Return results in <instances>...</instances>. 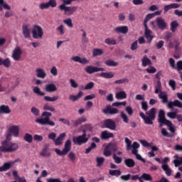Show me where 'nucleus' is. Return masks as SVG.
I'll use <instances>...</instances> for the list:
<instances>
[{
	"instance_id": "69168bd1",
	"label": "nucleus",
	"mask_w": 182,
	"mask_h": 182,
	"mask_svg": "<svg viewBox=\"0 0 182 182\" xmlns=\"http://www.w3.org/2000/svg\"><path fill=\"white\" fill-rule=\"evenodd\" d=\"M55 151L56 154H58V156H66V154H68L65 153L64 149L60 151V149H55Z\"/></svg>"
},
{
	"instance_id": "a19ab883",
	"label": "nucleus",
	"mask_w": 182,
	"mask_h": 182,
	"mask_svg": "<svg viewBox=\"0 0 182 182\" xmlns=\"http://www.w3.org/2000/svg\"><path fill=\"white\" fill-rule=\"evenodd\" d=\"M178 28V23L177 21H173L171 23V32L174 33L176 31H177V28Z\"/></svg>"
},
{
	"instance_id": "6ab92c4d",
	"label": "nucleus",
	"mask_w": 182,
	"mask_h": 182,
	"mask_svg": "<svg viewBox=\"0 0 182 182\" xmlns=\"http://www.w3.org/2000/svg\"><path fill=\"white\" fill-rule=\"evenodd\" d=\"M58 90V87H56V85L53 83L47 84L45 87V91L47 93H53Z\"/></svg>"
},
{
	"instance_id": "aec40b11",
	"label": "nucleus",
	"mask_w": 182,
	"mask_h": 182,
	"mask_svg": "<svg viewBox=\"0 0 182 182\" xmlns=\"http://www.w3.org/2000/svg\"><path fill=\"white\" fill-rule=\"evenodd\" d=\"M114 31L117 33H122L123 35H126V33L129 32V27H127V26H118L114 28Z\"/></svg>"
},
{
	"instance_id": "9b49d317",
	"label": "nucleus",
	"mask_w": 182,
	"mask_h": 182,
	"mask_svg": "<svg viewBox=\"0 0 182 182\" xmlns=\"http://www.w3.org/2000/svg\"><path fill=\"white\" fill-rule=\"evenodd\" d=\"M104 114H117L119 109L117 108L112 107L111 105H107L105 109H102Z\"/></svg>"
},
{
	"instance_id": "c756f323",
	"label": "nucleus",
	"mask_w": 182,
	"mask_h": 182,
	"mask_svg": "<svg viewBox=\"0 0 182 182\" xmlns=\"http://www.w3.org/2000/svg\"><path fill=\"white\" fill-rule=\"evenodd\" d=\"M115 97L118 100H123L127 97V94L124 91H119L116 93Z\"/></svg>"
},
{
	"instance_id": "7ed1b4c3",
	"label": "nucleus",
	"mask_w": 182,
	"mask_h": 182,
	"mask_svg": "<svg viewBox=\"0 0 182 182\" xmlns=\"http://www.w3.org/2000/svg\"><path fill=\"white\" fill-rule=\"evenodd\" d=\"M158 118V122L160 124V127H161L163 124H165V126H167L168 127V130L169 132H171V133H176V127H174V125H173V122H171V121L166 119V112H164V110H159Z\"/></svg>"
},
{
	"instance_id": "49530a36",
	"label": "nucleus",
	"mask_w": 182,
	"mask_h": 182,
	"mask_svg": "<svg viewBox=\"0 0 182 182\" xmlns=\"http://www.w3.org/2000/svg\"><path fill=\"white\" fill-rule=\"evenodd\" d=\"M105 63L107 66H114V67H115V66H117L119 65V63L115 62L113 60H106Z\"/></svg>"
},
{
	"instance_id": "ddd939ff",
	"label": "nucleus",
	"mask_w": 182,
	"mask_h": 182,
	"mask_svg": "<svg viewBox=\"0 0 182 182\" xmlns=\"http://www.w3.org/2000/svg\"><path fill=\"white\" fill-rule=\"evenodd\" d=\"M145 28L144 36L148 41V43H151V41L154 39V36L151 35V31L149 29L147 24L144 25Z\"/></svg>"
},
{
	"instance_id": "8fccbe9b",
	"label": "nucleus",
	"mask_w": 182,
	"mask_h": 182,
	"mask_svg": "<svg viewBox=\"0 0 182 182\" xmlns=\"http://www.w3.org/2000/svg\"><path fill=\"white\" fill-rule=\"evenodd\" d=\"M97 167H102L103 166V163H105V158L103 157H97Z\"/></svg>"
},
{
	"instance_id": "338daca9",
	"label": "nucleus",
	"mask_w": 182,
	"mask_h": 182,
	"mask_svg": "<svg viewBox=\"0 0 182 182\" xmlns=\"http://www.w3.org/2000/svg\"><path fill=\"white\" fill-rule=\"evenodd\" d=\"M121 117L123 119V122H124V123H129V118L124 112H121Z\"/></svg>"
},
{
	"instance_id": "79ce46f5",
	"label": "nucleus",
	"mask_w": 182,
	"mask_h": 182,
	"mask_svg": "<svg viewBox=\"0 0 182 182\" xmlns=\"http://www.w3.org/2000/svg\"><path fill=\"white\" fill-rule=\"evenodd\" d=\"M23 139L25 141H27V143H32V141H33V136H32V134L29 133H26Z\"/></svg>"
},
{
	"instance_id": "f3484780",
	"label": "nucleus",
	"mask_w": 182,
	"mask_h": 182,
	"mask_svg": "<svg viewBox=\"0 0 182 182\" xmlns=\"http://www.w3.org/2000/svg\"><path fill=\"white\" fill-rule=\"evenodd\" d=\"M167 107L168 109H173V107H178L179 109H182V102L178 100H176L173 102H168Z\"/></svg>"
},
{
	"instance_id": "864d4df0",
	"label": "nucleus",
	"mask_w": 182,
	"mask_h": 182,
	"mask_svg": "<svg viewBox=\"0 0 182 182\" xmlns=\"http://www.w3.org/2000/svg\"><path fill=\"white\" fill-rule=\"evenodd\" d=\"M68 159L72 161L73 163L76 161V155L73 151H70L68 155Z\"/></svg>"
},
{
	"instance_id": "412c9836",
	"label": "nucleus",
	"mask_w": 182,
	"mask_h": 182,
	"mask_svg": "<svg viewBox=\"0 0 182 182\" xmlns=\"http://www.w3.org/2000/svg\"><path fill=\"white\" fill-rule=\"evenodd\" d=\"M11 112V111L9 106L5 105H0V116L2 114H9Z\"/></svg>"
},
{
	"instance_id": "4d7b16f0",
	"label": "nucleus",
	"mask_w": 182,
	"mask_h": 182,
	"mask_svg": "<svg viewBox=\"0 0 182 182\" xmlns=\"http://www.w3.org/2000/svg\"><path fill=\"white\" fill-rule=\"evenodd\" d=\"M123 83H129V80L127 78H124L114 81L115 85H123Z\"/></svg>"
},
{
	"instance_id": "603ef678",
	"label": "nucleus",
	"mask_w": 182,
	"mask_h": 182,
	"mask_svg": "<svg viewBox=\"0 0 182 182\" xmlns=\"http://www.w3.org/2000/svg\"><path fill=\"white\" fill-rule=\"evenodd\" d=\"M63 23L67 25L68 28H73V23H72V18H66L63 20Z\"/></svg>"
},
{
	"instance_id": "2f4dec72",
	"label": "nucleus",
	"mask_w": 182,
	"mask_h": 182,
	"mask_svg": "<svg viewBox=\"0 0 182 182\" xmlns=\"http://www.w3.org/2000/svg\"><path fill=\"white\" fill-rule=\"evenodd\" d=\"M82 96H83V92L80 91L77 95H70L69 99L71 100V102H76L79 100Z\"/></svg>"
},
{
	"instance_id": "3c124183",
	"label": "nucleus",
	"mask_w": 182,
	"mask_h": 182,
	"mask_svg": "<svg viewBox=\"0 0 182 182\" xmlns=\"http://www.w3.org/2000/svg\"><path fill=\"white\" fill-rule=\"evenodd\" d=\"M112 159L114 161V163H116V164H120L122 161H123V159H122L121 157L116 156V154H113Z\"/></svg>"
},
{
	"instance_id": "ea45409f",
	"label": "nucleus",
	"mask_w": 182,
	"mask_h": 182,
	"mask_svg": "<svg viewBox=\"0 0 182 182\" xmlns=\"http://www.w3.org/2000/svg\"><path fill=\"white\" fill-rule=\"evenodd\" d=\"M97 147V145H96L95 142H92L90 146L85 149V154H89L90 151H92V150H95V149H96Z\"/></svg>"
},
{
	"instance_id": "0eeeda50",
	"label": "nucleus",
	"mask_w": 182,
	"mask_h": 182,
	"mask_svg": "<svg viewBox=\"0 0 182 182\" xmlns=\"http://www.w3.org/2000/svg\"><path fill=\"white\" fill-rule=\"evenodd\" d=\"M60 11H64V15L67 16H70V15H73L75 12L77 11V6H66V4H61L58 6Z\"/></svg>"
},
{
	"instance_id": "e2e57ef3",
	"label": "nucleus",
	"mask_w": 182,
	"mask_h": 182,
	"mask_svg": "<svg viewBox=\"0 0 182 182\" xmlns=\"http://www.w3.org/2000/svg\"><path fill=\"white\" fill-rule=\"evenodd\" d=\"M161 134L162 136H164V137H171V134H170L168 132H167V129H166V128H163L161 129Z\"/></svg>"
},
{
	"instance_id": "13d9d810",
	"label": "nucleus",
	"mask_w": 182,
	"mask_h": 182,
	"mask_svg": "<svg viewBox=\"0 0 182 182\" xmlns=\"http://www.w3.org/2000/svg\"><path fill=\"white\" fill-rule=\"evenodd\" d=\"M127 103V102H126V101L122 102H113V103L112 104V107H119V106H126Z\"/></svg>"
},
{
	"instance_id": "5701e85b",
	"label": "nucleus",
	"mask_w": 182,
	"mask_h": 182,
	"mask_svg": "<svg viewBox=\"0 0 182 182\" xmlns=\"http://www.w3.org/2000/svg\"><path fill=\"white\" fill-rule=\"evenodd\" d=\"M114 137V134L112 132H109L108 131H103L101 133V139L102 140H107L109 139H113Z\"/></svg>"
},
{
	"instance_id": "052dcab7",
	"label": "nucleus",
	"mask_w": 182,
	"mask_h": 182,
	"mask_svg": "<svg viewBox=\"0 0 182 182\" xmlns=\"http://www.w3.org/2000/svg\"><path fill=\"white\" fill-rule=\"evenodd\" d=\"M125 143L127 144V150L132 149V141L128 137H125Z\"/></svg>"
},
{
	"instance_id": "37998d69",
	"label": "nucleus",
	"mask_w": 182,
	"mask_h": 182,
	"mask_svg": "<svg viewBox=\"0 0 182 182\" xmlns=\"http://www.w3.org/2000/svg\"><path fill=\"white\" fill-rule=\"evenodd\" d=\"M109 174H110V176H115V177H119V176L122 175V171L120 170H109Z\"/></svg>"
},
{
	"instance_id": "9d476101",
	"label": "nucleus",
	"mask_w": 182,
	"mask_h": 182,
	"mask_svg": "<svg viewBox=\"0 0 182 182\" xmlns=\"http://www.w3.org/2000/svg\"><path fill=\"white\" fill-rule=\"evenodd\" d=\"M85 70L86 73H88V75H92L93 73H96L97 72H105V68L88 65L85 68Z\"/></svg>"
},
{
	"instance_id": "09e8293b",
	"label": "nucleus",
	"mask_w": 182,
	"mask_h": 182,
	"mask_svg": "<svg viewBox=\"0 0 182 182\" xmlns=\"http://www.w3.org/2000/svg\"><path fill=\"white\" fill-rule=\"evenodd\" d=\"M141 178H143V180H145V181H151V180L153 179L150 174H148L146 173H143L141 176Z\"/></svg>"
},
{
	"instance_id": "7c9ffc66",
	"label": "nucleus",
	"mask_w": 182,
	"mask_h": 182,
	"mask_svg": "<svg viewBox=\"0 0 182 182\" xmlns=\"http://www.w3.org/2000/svg\"><path fill=\"white\" fill-rule=\"evenodd\" d=\"M175 160H173V164L175 167H180V166H182V156L178 157V155L174 156Z\"/></svg>"
},
{
	"instance_id": "20e7f679",
	"label": "nucleus",
	"mask_w": 182,
	"mask_h": 182,
	"mask_svg": "<svg viewBox=\"0 0 182 182\" xmlns=\"http://www.w3.org/2000/svg\"><path fill=\"white\" fill-rule=\"evenodd\" d=\"M157 113V109L152 107L149 111L144 112H140L139 116L143 119L145 124H153V120H156V114Z\"/></svg>"
},
{
	"instance_id": "a211bd4d",
	"label": "nucleus",
	"mask_w": 182,
	"mask_h": 182,
	"mask_svg": "<svg viewBox=\"0 0 182 182\" xmlns=\"http://www.w3.org/2000/svg\"><path fill=\"white\" fill-rule=\"evenodd\" d=\"M65 137H66V133L60 134L57 139H54V144L55 146H62Z\"/></svg>"
},
{
	"instance_id": "f257e3e1",
	"label": "nucleus",
	"mask_w": 182,
	"mask_h": 182,
	"mask_svg": "<svg viewBox=\"0 0 182 182\" xmlns=\"http://www.w3.org/2000/svg\"><path fill=\"white\" fill-rule=\"evenodd\" d=\"M11 139L12 134L11 133L8 134L6 136V140L1 142L0 154L1 153H12L16 151V149H18V144L10 142Z\"/></svg>"
},
{
	"instance_id": "39448f33",
	"label": "nucleus",
	"mask_w": 182,
	"mask_h": 182,
	"mask_svg": "<svg viewBox=\"0 0 182 182\" xmlns=\"http://www.w3.org/2000/svg\"><path fill=\"white\" fill-rule=\"evenodd\" d=\"M89 141V137L87 134L84 131L82 135H79L77 136L73 137V142L76 146H82L83 144H86Z\"/></svg>"
},
{
	"instance_id": "c85d7f7f",
	"label": "nucleus",
	"mask_w": 182,
	"mask_h": 182,
	"mask_svg": "<svg viewBox=\"0 0 182 182\" xmlns=\"http://www.w3.org/2000/svg\"><path fill=\"white\" fill-rule=\"evenodd\" d=\"M11 65V59L9 58H6V59H2L0 58V66H4L5 68H9Z\"/></svg>"
},
{
	"instance_id": "b1692460",
	"label": "nucleus",
	"mask_w": 182,
	"mask_h": 182,
	"mask_svg": "<svg viewBox=\"0 0 182 182\" xmlns=\"http://www.w3.org/2000/svg\"><path fill=\"white\" fill-rule=\"evenodd\" d=\"M14 162H6L4 163L3 166H0V171L4 172V171H8L12 166H14Z\"/></svg>"
},
{
	"instance_id": "6e6d98bb",
	"label": "nucleus",
	"mask_w": 182,
	"mask_h": 182,
	"mask_svg": "<svg viewBox=\"0 0 182 182\" xmlns=\"http://www.w3.org/2000/svg\"><path fill=\"white\" fill-rule=\"evenodd\" d=\"M152 18H154V14H147L144 21V25H147V22H149V21H150V19H152Z\"/></svg>"
},
{
	"instance_id": "de8ad7c7",
	"label": "nucleus",
	"mask_w": 182,
	"mask_h": 182,
	"mask_svg": "<svg viewBox=\"0 0 182 182\" xmlns=\"http://www.w3.org/2000/svg\"><path fill=\"white\" fill-rule=\"evenodd\" d=\"M43 110L48 111V112H55L56 109L52 107V105H49V104H45L43 106Z\"/></svg>"
},
{
	"instance_id": "423d86ee",
	"label": "nucleus",
	"mask_w": 182,
	"mask_h": 182,
	"mask_svg": "<svg viewBox=\"0 0 182 182\" xmlns=\"http://www.w3.org/2000/svg\"><path fill=\"white\" fill-rule=\"evenodd\" d=\"M119 149L117 142H110L109 143L105 149H104V156L105 157H110L112 156V151L116 152Z\"/></svg>"
},
{
	"instance_id": "1a4fd4ad",
	"label": "nucleus",
	"mask_w": 182,
	"mask_h": 182,
	"mask_svg": "<svg viewBox=\"0 0 182 182\" xmlns=\"http://www.w3.org/2000/svg\"><path fill=\"white\" fill-rule=\"evenodd\" d=\"M22 53H23L22 49L21 48V47L17 46L13 50L11 58L14 59V60H16V62H18V60H20L22 56Z\"/></svg>"
},
{
	"instance_id": "5fc2aeb1",
	"label": "nucleus",
	"mask_w": 182,
	"mask_h": 182,
	"mask_svg": "<svg viewBox=\"0 0 182 182\" xmlns=\"http://www.w3.org/2000/svg\"><path fill=\"white\" fill-rule=\"evenodd\" d=\"M105 43L107 45H116V40L107 38L105 40Z\"/></svg>"
},
{
	"instance_id": "6e6552de",
	"label": "nucleus",
	"mask_w": 182,
	"mask_h": 182,
	"mask_svg": "<svg viewBox=\"0 0 182 182\" xmlns=\"http://www.w3.org/2000/svg\"><path fill=\"white\" fill-rule=\"evenodd\" d=\"M31 33L33 39H42L43 36V29L41 26L34 25L31 30Z\"/></svg>"
},
{
	"instance_id": "a878e982",
	"label": "nucleus",
	"mask_w": 182,
	"mask_h": 182,
	"mask_svg": "<svg viewBox=\"0 0 182 182\" xmlns=\"http://www.w3.org/2000/svg\"><path fill=\"white\" fill-rule=\"evenodd\" d=\"M74 124L73 127H77V126L82 124V123H85V122H87V119L85 117H82L76 120L72 121Z\"/></svg>"
},
{
	"instance_id": "72a5a7b5",
	"label": "nucleus",
	"mask_w": 182,
	"mask_h": 182,
	"mask_svg": "<svg viewBox=\"0 0 182 182\" xmlns=\"http://www.w3.org/2000/svg\"><path fill=\"white\" fill-rule=\"evenodd\" d=\"M100 76V77H105V79H112V77H114V74L113 72L101 73Z\"/></svg>"
},
{
	"instance_id": "4be33fe9",
	"label": "nucleus",
	"mask_w": 182,
	"mask_h": 182,
	"mask_svg": "<svg viewBox=\"0 0 182 182\" xmlns=\"http://www.w3.org/2000/svg\"><path fill=\"white\" fill-rule=\"evenodd\" d=\"M177 8H180V4L177 3H173L168 5H166L164 6V14H166V12H168L170 9H177Z\"/></svg>"
},
{
	"instance_id": "a18cd8bd",
	"label": "nucleus",
	"mask_w": 182,
	"mask_h": 182,
	"mask_svg": "<svg viewBox=\"0 0 182 182\" xmlns=\"http://www.w3.org/2000/svg\"><path fill=\"white\" fill-rule=\"evenodd\" d=\"M59 99L58 96H54V97H49V96H45L44 100L46 102H56Z\"/></svg>"
},
{
	"instance_id": "393cba45",
	"label": "nucleus",
	"mask_w": 182,
	"mask_h": 182,
	"mask_svg": "<svg viewBox=\"0 0 182 182\" xmlns=\"http://www.w3.org/2000/svg\"><path fill=\"white\" fill-rule=\"evenodd\" d=\"M36 73L37 77L40 79H45L46 77V73H45V70L42 68H37Z\"/></svg>"
},
{
	"instance_id": "774afa93",
	"label": "nucleus",
	"mask_w": 182,
	"mask_h": 182,
	"mask_svg": "<svg viewBox=\"0 0 182 182\" xmlns=\"http://www.w3.org/2000/svg\"><path fill=\"white\" fill-rule=\"evenodd\" d=\"M47 3L48 4V6H51V8H55L58 5L56 0H49Z\"/></svg>"
},
{
	"instance_id": "bb28decb",
	"label": "nucleus",
	"mask_w": 182,
	"mask_h": 182,
	"mask_svg": "<svg viewBox=\"0 0 182 182\" xmlns=\"http://www.w3.org/2000/svg\"><path fill=\"white\" fill-rule=\"evenodd\" d=\"M71 149H72V141H70V139H68L64 144V148L63 149V150H64L66 154H68V153L70 151Z\"/></svg>"
},
{
	"instance_id": "dca6fc26",
	"label": "nucleus",
	"mask_w": 182,
	"mask_h": 182,
	"mask_svg": "<svg viewBox=\"0 0 182 182\" xmlns=\"http://www.w3.org/2000/svg\"><path fill=\"white\" fill-rule=\"evenodd\" d=\"M22 33L25 39H29L31 38V28L28 24H23L22 26Z\"/></svg>"
},
{
	"instance_id": "473e14b6",
	"label": "nucleus",
	"mask_w": 182,
	"mask_h": 182,
	"mask_svg": "<svg viewBox=\"0 0 182 182\" xmlns=\"http://www.w3.org/2000/svg\"><path fill=\"white\" fill-rule=\"evenodd\" d=\"M161 168L162 170H164V171H165L166 176H168V177L171 176V168H170L168 164H163L161 166Z\"/></svg>"
},
{
	"instance_id": "f8f14e48",
	"label": "nucleus",
	"mask_w": 182,
	"mask_h": 182,
	"mask_svg": "<svg viewBox=\"0 0 182 182\" xmlns=\"http://www.w3.org/2000/svg\"><path fill=\"white\" fill-rule=\"evenodd\" d=\"M104 125L106 129H109V130H116V122L112 119H107L104 122Z\"/></svg>"
},
{
	"instance_id": "f704fd0d",
	"label": "nucleus",
	"mask_w": 182,
	"mask_h": 182,
	"mask_svg": "<svg viewBox=\"0 0 182 182\" xmlns=\"http://www.w3.org/2000/svg\"><path fill=\"white\" fill-rule=\"evenodd\" d=\"M142 66L146 68L148 65H151V60L147 58V56H144L141 59Z\"/></svg>"
},
{
	"instance_id": "c9c22d12",
	"label": "nucleus",
	"mask_w": 182,
	"mask_h": 182,
	"mask_svg": "<svg viewBox=\"0 0 182 182\" xmlns=\"http://www.w3.org/2000/svg\"><path fill=\"white\" fill-rule=\"evenodd\" d=\"M41 157H50L51 154L48 151V148H43L40 153Z\"/></svg>"
},
{
	"instance_id": "e433bc0d",
	"label": "nucleus",
	"mask_w": 182,
	"mask_h": 182,
	"mask_svg": "<svg viewBox=\"0 0 182 182\" xmlns=\"http://www.w3.org/2000/svg\"><path fill=\"white\" fill-rule=\"evenodd\" d=\"M87 132H93V127H92L90 124H86L84 125L82 133L85 132V134H87Z\"/></svg>"
},
{
	"instance_id": "4468645a",
	"label": "nucleus",
	"mask_w": 182,
	"mask_h": 182,
	"mask_svg": "<svg viewBox=\"0 0 182 182\" xmlns=\"http://www.w3.org/2000/svg\"><path fill=\"white\" fill-rule=\"evenodd\" d=\"M156 25L161 31H164L167 28V23L161 17H158L156 19Z\"/></svg>"
},
{
	"instance_id": "4c0bfd02",
	"label": "nucleus",
	"mask_w": 182,
	"mask_h": 182,
	"mask_svg": "<svg viewBox=\"0 0 182 182\" xmlns=\"http://www.w3.org/2000/svg\"><path fill=\"white\" fill-rule=\"evenodd\" d=\"M159 99L162 100V103H168V97H167L166 94H164V92H161L159 95Z\"/></svg>"
},
{
	"instance_id": "2eb2a0df",
	"label": "nucleus",
	"mask_w": 182,
	"mask_h": 182,
	"mask_svg": "<svg viewBox=\"0 0 182 182\" xmlns=\"http://www.w3.org/2000/svg\"><path fill=\"white\" fill-rule=\"evenodd\" d=\"M9 133L14 137H19V126L13 125L9 128Z\"/></svg>"
},
{
	"instance_id": "0e129e2a",
	"label": "nucleus",
	"mask_w": 182,
	"mask_h": 182,
	"mask_svg": "<svg viewBox=\"0 0 182 182\" xmlns=\"http://www.w3.org/2000/svg\"><path fill=\"white\" fill-rule=\"evenodd\" d=\"M31 113H33V114H34V116H39V113H40L39 109L35 107H33L31 109Z\"/></svg>"
},
{
	"instance_id": "680f3d73",
	"label": "nucleus",
	"mask_w": 182,
	"mask_h": 182,
	"mask_svg": "<svg viewBox=\"0 0 182 182\" xmlns=\"http://www.w3.org/2000/svg\"><path fill=\"white\" fill-rule=\"evenodd\" d=\"M56 31H58L60 33V35H65V29L63 25H60L57 28Z\"/></svg>"
},
{
	"instance_id": "c03bdc74",
	"label": "nucleus",
	"mask_w": 182,
	"mask_h": 182,
	"mask_svg": "<svg viewBox=\"0 0 182 182\" xmlns=\"http://www.w3.org/2000/svg\"><path fill=\"white\" fill-rule=\"evenodd\" d=\"M33 92L38 96H45V92L41 91V88H39L38 87H34L33 89Z\"/></svg>"
},
{
	"instance_id": "f03ea898",
	"label": "nucleus",
	"mask_w": 182,
	"mask_h": 182,
	"mask_svg": "<svg viewBox=\"0 0 182 182\" xmlns=\"http://www.w3.org/2000/svg\"><path fill=\"white\" fill-rule=\"evenodd\" d=\"M50 117H52V112L45 111L41 114L42 118H38L35 122L41 126H50V127H54V126H56V123L50 120Z\"/></svg>"
},
{
	"instance_id": "cd10ccee",
	"label": "nucleus",
	"mask_w": 182,
	"mask_h": 182,
	"mask_svg": "<svg viewBox=\"0 0 182 182\" xmlns=\"http://www.w3.org/2000/svg\"><path fill=\"white\" fill-rule=\"evenodd\" d=\"M124 163L125 166L129 168L134 167V166H136V162L134 161V160L130 158L126 159L124 161Z\"/></svg>"
},
{
	"instance_id": "58836bf2",
	"label": "nucleus",
	"mask_w": 182,
	"mask_h": 182,
	"mask_svg": "<svg viewBox=\"0 0 182 182\" xmlns=\"http://www.w3.org/2000/svg\"><path fill=\"white\" fill-rule=\"evenodd\" d=\"M101 55H103V50L100 48H94L92 50V56H100Z\"/></svg>"
},
{
	"instance_id": "bf43d9fd",
	"label": "nucleus",
	"mask_w": 182,
	"mask_h": 182,
	"mask_svg": "<svg viewBox=\"0 0 182 182\" xmlns=\"http://www.w3.org/2000/svg\"><path fill=\"white\" fill-rule=\"evenodd\" d=\"M168 62H169L170 67L172 69H177V67H176V60H174V59L171 58H169Z\"/></svg>"
}]
</instances>
